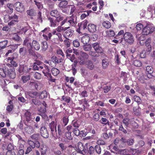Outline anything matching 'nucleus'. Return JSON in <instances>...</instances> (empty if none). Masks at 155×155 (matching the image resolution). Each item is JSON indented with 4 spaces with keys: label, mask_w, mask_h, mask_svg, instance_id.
I'll return each instance as SVG.
<instances>
[{
    "label": "nucleus",
    "mask_w": 155,
    "mask_h": 155,
    "mask_svg": "<svg viewBox=\"0 0 155 155\" xmlns=\"http://www.w3.org/2000/svg\"><path fill=\"white\" fill-rule=\"evenodd\" d=\"M23 45L27 48L29 54L30 56L34 57H36L35 51L33 48L31 47V39L26 38L24 40Z\"/></svg>",
    "instance_id": "f257e3e1"
},
{
    "label": "nucleus",
    "mask_w": 155,
    "mask_h": 155,
    "mask_svg": "<svg viewBox=\"0 0 155 155\" xmlns=\"http://www.w3.org/2000/svg\"><path fill=\"white\" fill-rule=\"evenodd\" d=\"M123 37L125 41L130 45L133 44L134 41V37L130 32H125L124 34Z\"/></svg>",
    "instance_id": "f03ea898"
},
{
    "label": "nucleus",
    "mask_w": 155,
    "mask_h": 155,
    "mask_svg": "<svg viewBox=\"0 0 155 155\" xmlns=\"http://www.w3.org/2000/svg\"><path fill=\"white\" fill-rule=\"evenodd\" d=\"M6 66H8V70H7L6 71V76L10 78H15L16 77V73L14 68L9 64H7Z\"/></svg>",
    "instance_id": "7ed1b4c3"
},
{
    "label": "nucleus",
    "mask_w": 155,
    "mask_h": 155,
    "mask_svg": "<svg viewBox=\"0 0 155 155\" xmlns=\"http://www.w3.org/2000/svg\"><path fill=\"white\" fill-rule=\"evenodd\" d=\"M155 30L154 27L152 25L147 23L143 29L142 33L144 35H148L153 33Z\"/></svg>",
    "instance_id": "20e7f679"
},
{
    "label": "nucleus",
    "mask_w": 155,
    "mask_h": 155,
    "mask_svg": "<svg viewBox=\"0 0 155 155\" xmlns=\"http://www.w3.org/2000/svg\"><path fill=\"white\" fill-rule=\"evenodd\" d=\"M88 22V20L85 19L81 22L78 23V28L77 29L76 31L79 34H82V33L81 31H83L87 29V25Z\"/></svg>",
    "instance_id": "39448f33"
},
{
    "label": "nucleus",
    "mask_w": 155,
    "mask_h": 155,
    "mask_svg": "<svg viewBox=\"0 0 155 155\" xmlns=\"http://www.w3.org/2000/svg\"><path fill=\"white\" fill-rule=\"evenodd\" d=\"M60 31H57L56 30L53 31L49 33V39H50L51 37L53 38H58L61 42L63 41V40L62 38V35L59 32Z\"/></svg>",
    "instance_id": "423d86ee"
},
{
    "label": "nucleus",
    "mask_w": 155,
    "mask_h": 155,
    "mask_svg": "<svg viewBox=\"0 0 155 155\" xmlns=\"http://www.w3.org/2000/svg\"><path fill=\"white\" fill-rule=\"evenodd\" d=\"M69 28V27H65L64 28L62 27V29H61L62 30L65 31L63 36L66 39L71 37L74 35V31Z\"/></svg>",
    "instance_id": "0eeeda50"
},
{
    "label": "nucleus",
    "mask_w": 155,
    "mask_h": 155,
    "mask_svg": "<svg viewBox=\"0 0 155 155\" xmlns=\"http://www.w3.org/2000/svg\"><path fill=\"white\" fill-rule=\"evenodd\" d=\"M76 148L77 152L81 154L83 153V151L85 153H86L88 151L87 146L86 147L85 146L84 147L83 144L81 142H79L78 143Z\"/></svg>",
    "instance_id": "6e6552de"
},
{
    "label": "nucleus",
    "mask_w": 155,
    "mask_h": 155,
    "mask_svg": "<svg viewBox=\"0 0 155 155\" xmlns=\"http://www.w3.org/2000/svg\"><path fill=\"white\" fill-rule=\"evenodd\" d=\"M57 124L54 121H52L49 125V127L51 131V134L53 137L57 135L56 127Z\"/></svg>",
    "instance_id": "1a4fd4ad"
},
{
    "label": "nucleus",
    "mask_w": 155,
    "mask_h": 155,
    "mask_svg": "<svg viewBox=\"0 0 155 155\" xmlns=\"http://www.w3.org/2000/svg\"><path fill=\"white\" fill-rule=\"evenodd\" d=\"M10 21L8 23V25L10 26H12L18 23V16L16 14H15L14 15H11Z\"/></svg>",
    "instance_id": "9d476101"
},
{
    "label": "nucleus",
    "mask_w": 155,
    "mask_h": 155,
    "mask_svg": "<svg viewBox=\"0 0 155 155\" xmlns=\"http://www.w3.org/2000/svg\"><path fill=\"white\" fill-rule=\"evenodd\" d=\"M77 17L76 15H72L67 19L70 25L72 26H74L77 23Z\"/></svg>",
    "instance_id": "9b49d317"
},
{
    "label": "nucleus",
    "mask_w": 155,
    "mask_h": 155,
    "mask_svg": "<svg viewBox=\"0 0 155 155\" xmlns=\"http://www.w3.org/2000/svg\"><path fill=\"white\" fill-rule=\"evenodd\" d=\"M92 46L94 48L95 52L97 53H102L104 50L99 44L98 43H94L92 44Z\"/></svg>",
    "instance_id": "f8f14e48"
},
{
    "label": "nucleus",
    "mask_w": 155,
    "mask_h": 155,
    "mask_svg": "<svg viewBox=\"0 0 155 155\" xmlns=\"http://www.w3.org/2000/svg\"><path fill=\"white\" fill-rule=\"evenodd\" d=\"M41 135L43 137L47 138L48 137L49 134L47 128L45 126H42L40 129Z\"/></svg>",
    "instance_id": "ddd939ff"
},
{
    "label": "nucleus",
    "mask_w": 155,
    "mask_h": 155,
    "mask_svg": "<svg viewBox=\"0 0 155 155\" xmlns=\"http://www.w3.org/2000/svg\"><path fill=\"white\" fill-rule=\"evenodd\" d=\"M25 124L26 126L24 128L25 132L28 134H31L34 132L35 131L34 128L31 125H29L26 122L25 123Z\"/></svg>",
    "instance_id": "4468645a"
},
{
    "label": "nucleus",
    "mask_w": 155,
    "mask_h": 155,
    "mask_svg": "<svg viewBox=\"0 0 155 155\" xmlns=\"http://www.w3.org/2000/svg\"><path fill=\"white\" fill-rule=\"evenodd\" d=\"M14 7L18 12H21L25 10V7L23 4L19 2H16L14 4Z\"/></svg>",
    "instance_id": "2eb2a0df"
},
{
    "label": "nucleus",
    "mask_w": 155,
    "mask_h": 155,
    "mask_svg": "<svg viewBox=\"0 0 155 155\" xmlns=\"http://www.w3.org/2000/svg\"><path fill=\"white\" fill-rule=\"evenodd\" d=\"M81 57L80 58V62L81 64H85L84 61L85 59H87L88 58V55L87 54L82 51L80 53Z\"/></svg>",
    "instance_id": "dca6fc26"
},
{
    "label": "nucleus",
    "mask_w": 155,
    "mask_h": 155,
    "mask_svg": "<svg viewBox=\"0 0 155 155\" xmlns=\"http://www.w3.org/2000/svg\"><path fill=\"white\" fill-rule=\"evenodd\" d=\"M31 47L36 51H38L40 48V45L39 42L35 40H33L32 43H31Z\"/></svg>",
    "instance_id": "f3484780"
},
{
    "label": "nucleus",
    "mask_w": 155,
    "mask_h": 155,
    "mask_svg": "<svg viewBox=\"0 0 155 155\" xmlns=\"http://www.w3.org/2000/svg\"><path fill=\"white\" fill-rule=\"evenodd\" d=\"M27 70V66L25 65L24 64H20L18 70V71L20 74H22L25 73H27V71H26Z\"/></svg>",
    "instance_id": "a211bd4d"
},
{
    "label": "nucleus",
    "mask_w": 155,
    "mask_h": 155,
    "mask_svg": "<svg viewBox=\"0 0 155 155\" xmlns=\"http://www.w3.org/2000/svg\"><path fill=\"white\" fill-rule=\"evenodd\" d=\"M31 113L28 111H26L25 114V119L26 121L27 124L31 123H33L32 120H31Z\"/></svg>",
    "instance_id": "6ab92c4d"
},
{
    "label": "nucleus",
    "mask_w": 155,
    "mask_h": 155,
    "mask_svg": "<svg viewBox=\"0 0 155 155\" xmlns=\"http://www.w3.org/2000/svg\"><path fill=\"white\" fill-rule=\"evenodd\" d=\"M48 20L49 21L51 27H55L58 25V23L56 21V19L51 17H48Z\"/></svg>",
    "instance_id": "aec40b11"
},
{
    "label": "nucleus",
    "mask_w": 155,
    "mask_h": 155,
    "mask_svg": "<svg viewBox=\"0 0 155 155\" xmlns=\"http://www.w3.org/2000/svg\"><path fill=\"white\" fill-rule=\"evenodd\" d=\"M146 70L147 72V76L149 78H151L153 75L152 74L153 72V69L152 66H147L146 67Z\"/></svg>",
    "instance_id": "412c9836"
},
{
    "label": "nucleus",
    "mask_w": 155,
    "mask_h": 155,
    "mask_svg": "<svg viewBox=\"0 0 155 155\" xmlns=\"http://www.w3.org/2000/svg\"><path fill=\"white\" fill-rule=\"evenodd\" d=\"M96 26L93 24H89L87 26L88 31L90 32L94 33L96 31Z\"/></svg>",
    "instance_id": "4be33fe9"
},
{
    "label": "nucleus",
    "mask_w": 155,
    "mask_h": 155,
    "mask_svg": "<svg viewBox=\"0 0 155 155\" xmlns=\"http://www.w3.org/2000/svg\"><path fill=\"white\" fill-rule=\"evenodd\" d=\"M90 40V38L89 35L86 34L83 36L81 38V42L84 44H87L88 43Z\"/></svg>",
    "instance_id": "5701e85b"
},
{
    "label": "nucleus",
    "mask_w": 155,
    "mask_h": 155,
    "mask_svg": "<svg viewBox=\"0 0 155 155\" xmlns=\"http://www.w3.org/2000/svg\"><path fill=\"white\" fill-rule=\"evenodd\" d=\"M132 119L128 118H124L122 120V122L126 127H130V124Z\"/></svg>",
    "instance_id": "b1692460"
},
{
    "label": "nucleus",
    "mask_w": 155,
    "mask_h": 155,
    "mask_svg": "<svg viewBox=\"0 0 155 155\" xmlns=\"http://www.w3.org/2000/svg\"><path fill=\"white\" fill-rule=\"evenodd\" d=\"M8 66L4 67L3 68H0V75L3 78L6 76V71L8 70Z\"/></svg>",
    "instance_id": "393cba45"
},
{
    "label": "nucleus",
    "mask_w": 155,
    "mask_h": 155,
    "mask_svg": "<svg viewBox=\"0 0 155 155\" xmlns=\"http://www.w3.org/2000/svg\"><path fill=\"white\" fill-rule=\"evenodd\" d=\"M27 94L31 97L34 98V97L38 96L39 92L30 91L27 92Z\"/></svg>",
    "instance_id": "a878e982"
},
{
    "label": "nucleus",
    "mask_w": 155,
    "mask_h": 155,
    "mask_svg": "<svg viewBox=\"0 0 155 155\" xmlns=\"http://www.w3.org/2000/svg\"><path fill=\"white\" fill-rule=\"evenodd\" d=\"M42 72L45 76L50 75V69L48 66L44 64V68Z\"/></svg>",
    "instance_id": "bb28decb"
},
{
    "label": "nucleus",
    "mask_w": 155,
    "mask_h": 155,
    "mask_svg": "<svg viewBox=\"0 0 155 155\" xmlns=\"http://www.w3.org/2000/svg\"><path fill=\"white\" fill-rule=\"evenodd\" d=\"M86 66L88 69L90 70H93L94 68V65L92 61L90 60H88L86 61Z\"/></svg>",
    "instance_id": "cd10ccee"
},
{
    "label": "nucleus",
    "mask_w": 155,
    "mask_h": 155,
    "mask_svg": "<svg viewBox=\"0 0 155 155\" xmlns=\"http://www.w3.org/2000/svg\"><path fill=\"white\" fill-rule=\"evenodd\" d=\"M18 52L21 56L23 57L27 54V49L24 47L21 48L19 49Z\"/></svg>",
    "instance_id": "c85d7f7f"
},
{
    "label": "nucleus",
    "mask_w": 155,
    "mask_h": 155,
    "mask_svg": "<svg viewBox=\"0 0 155 155\" xmlns=\"http://www.w3.org/2000/svg\"><path fill=\"white\" fill-rule=\"evenodd\" d=\"M8 43V41L7 40H5L0 42V51L6 47Z\"/></svg>",
    "instance_id": "c756f323"
},
{
    "label": "nucleus",
    "mask_w": 155,
    "mask_h": 155,
    "mask_svg": "<svg viewBox=\"0 0 155 155\" xmlns=\"http://www.w3.org/2000/svg\"><path fill=\"white\" fill-rule=\"evenodd\" d=\"M43 18L41 11H39L37 15V20L38 22L42 23L43 22Z\"/></svg>",
    "instance_id": "7c9ffc66"
},
{
    "label": "nucleus",
    "mask_w": 155,
    "mask_h": 155,
    "mask_svg": "<svg viewBox=\"0 0 155 155\" xmlns=\"http://www.w3.org/2000/svg\"><path fill=\"white\" fill-rule=\"evenodd\" d=\"M140 108L139 105L133 107V111L135 114L137 116L139 115L140 114Z\"/></svg>",
    "instance_id": "2f4dec72"
},
{
    "label": "nucleus",
    "mask_w": 155,
    "mask_h": 155,
    "mask_svg": "<svg viewBox=\"0 0 155 155\" xmlns=\"http://www.w3.org/2000/svg\"><path fill=\"white\" fill-rule=\"evenodd\" d=\"M50 15L53 17L56 18L58 16H59L60 13L57 10H54L51 11L50 13Z\"/></svg>",
    "instance_id": "473e14b6"
},
{
    "label": "nucleus",
    "mask_w": 155,
    "mask_h": 155,
    "mask_svg": "<svg viewBox=\"0 0 155 155\" xmlns=\"http://www.w3.org/2000/svg\"><path fill=\"white\" fill-rule=\"evenodd\" d=\"M38 96L40 99H43L46 98L47 96V91H42L41 93H39V94Z\"/></svg>",
    "instance_id": "72a5a7b5"
},
{
    "label": "nucleus",
    "mask_w": 155,
    "mask_h": 155,
    "mask_svg": "<svg viewBox=\"0 0 155 155\" xmlns=\"http://www.w3.org/2000/svg\"><path fill=\"white\" fill-rule=\"evenodd\" d=\"M113 149L116 151L114 153L116 154L121 155L122 154V152L124 151L122 150L119 149L116 146H114L113 147Z\"/></svg>",
    "instance_id": "f704fd0d"
},
{
    "label": "nucleus",
    "mask_w": 155,
    "mask_h": 155,
    "mask_svg": "<svg viewBox=\"0 0 155 155\" xmlns=\"http://www.w3.org/2000/svg\"><path fill=\"white\" fill-rule=\"evenodd\" d=\"M62 125L64 127L66 126L69 121L68 117L67 116L63 117L62 119Z\"/></svg>",
    "instance_id": "c9c22d12"
},
{
    "label": "nucleus",
    "mask_w": 155,
    "mask_h": 155,
    "mask_svg": "<svg viewBox=\"0 0 155 155\" xmlns=\"http://www.w3.org/2000/svg\"><path fill=\"white\" fill-rule=\"evenodd\" d=\"M102 64L103 69L106 68L109 64L108 60L106 59H103L102 60Z\"/></svg>",
    "instance_id": "e433bc0d"
},
{
    "label": "nucleus",
    "mask_w": 155,
    "mask_h": 155,
    "mask_svg": "<svg viewBox=\"0 0 155 155\" xmlns=\"http://www.w3.org/2000/svg\"><path fill=\"white\" fill-rule=\"evenodd\" d=\"M51 72L54 76H57L59 73V70L55 68H52L51 70Z\"/></svg>",
    "instance_id": "4c0bfd02"
},
{
    "label": "nucleus",
    "mask_w": 155,
    "mask_h": 155,
    "mask_svg": "<svg viewBox=\"0 0 155 155\" xmlns=\"http://www.w3.org/2000/svg\"><path fill=\"white\" fill-rule=\"evenodd\" d=\"M44 63L48 64L51 67L54 68L56 66L57 64L51 60L48 61L46 60L44 61Z\"/></svg>",
    "instance_id": "58836bf2"
},
{
    "label": "nucleus",
    "mask_w": 155,
    "mask_h": 155,
    "mask_svg": "<svg viewBox=\"0 0 155 155\" xmlns=\"http://www.w3.org/2000/svg\"><path fill=\"white\" fill-rule=\"evenodd\" d=\"M138 127V124L134 120V119H132L131 122L130 127L137 129Z\"/></svg>",
    "instance_id": "ea45409f"
},
{
    "label": "nucleus",
    "mask_w": 155,
    "mask_h": 155,
    "mask_svg": "<svg viewBox=\"0 0 155 155\" xmlns=\"http://www.w3.org/2000/svg\"><path fill=\"white\" fill-rule=\"evenodd\" d=\"M92 12L91 10L85 12V13H83L81 16V20L84 19L86 17L89 15V14Z\"/></svg>",
    "instance_id": "a19ab883"
},
{
    "label": "nucleus",
    "mask_w": 155,
    "mask_h": 155,
    "mask_svg": "<svg viewBox=\"0 0 155 155\" xmlns=\"http://www.w3.org/2000/svg\"><path fill=\"white\" fill-rule=\"evenodd\" d=\"M31 101L32 104L36 106L40 105L41 104V101L36 98H33Z\"/></svg>",
    "instance_id": "79ce46f5"
},
{
    "label": "nucleus",
    "mask_w": 155,
    "mask_h": 155,
    "mask_svg": "<svg viewBox=\"0 0 155 155\" xmlns=\"http://www.w3.org/2000/svg\"><path fill=\"white\" fill-rule=\"evenodd\" d=\"M103 26L105 28L108 29L111 26V24L110 22L108 21H105L102 23Z\"/></svg>",
    "instance_id": "37998d69"
},
{
    "label": "nucleus",
    "mask_w": 155,
    "mask_h": 155,
    "mask_svg": "<svg viewBox=\"0 0 155 155\" xmlns=\"http://www.w3.org/2000/svg\"><path fill=\"white\" fill-rule=\"evenodd\" d=\"M133 64L135 66L140 67L142 66V63L140 60H136L134 61Z\"/></svg>",
    "instance_id": "c03bdc74"
},
{
    "label": "nucleus",
    "mask_w": 155,
    "mask_h": 155,
    "mask_svg": "<svg viewBox=\"0 0 155 155\" xmlns=\"http://www.w3.org/2000/svg\"><path fill=\"white\" fill-rule=\"evenodd\" d=\"M48 45L47 42L46 41H44L42 43V46L41 47V50L43 51H45L47 49Z\"/></svg>",
    "instance_id": "a18cd8bd"
},
{
    "label": "nucleus",
    "mask_w": 155,
    "mask_h": 155,
    "mask_svg": "<svg viewBox=\"0 0 155 155\" xmlns=\"http://www.w3.org/2000/svg\"><path fill=\"white\" fill-rule=\"evenodd\" d=\"M95 152L98 154H101V149L100 146L96 145L94 147Z\"/></svg>",
    "instance_id": "49530a36"
},
{
    "label": "nucleus",
    "mask_w": 155,
    "mask_h": 155,
    "mask_svg": "<svg viewBox=\"0 0 155 155\" xmlns=\"http://www.w3.org/2000/svg\"><path fill=\"white\" fill-rule=\"evenodd\" d=\"M62 99L67 103H69L71 101V98L70 97L64 95L62 96Z\"/></svg>",
    "instance_id": "de8ad7c7"
},
{
    "label": "nucleus",
    "mask_w": 155,
    "mask_h": 155,
    "mask_svg": "<svg viewBox=\"0 0 155 155\" xmlns=\"http://www.w3.org/2000/svg\"><path fill=\"white\" fill-rule=\"evenodd\" d=\"M15 146L14 144L12 143L9 144L7 148V150L8 151L10 150L12 151H14Z\"/></svg>",
    "instance_id": "09e8293b"
},
{
    "label": "nucleus",
    "mask_w": 155,
    "mask_h": 155,
    "mask_svg": "<svg viewBox=\"0 0 155 155\" xmlns=\"http://www.w3.org/2000/svg\"><path fill=\"white\" fill-rule=\"evenodd\" d=\"M40 137V135L38 134H34L31 136V139L36 140H39Z\"/></svg>",
    "instance_id": "8fccbe9b"
},
{
    "label": "nucleus",
    "mask_w": 155,
    "mask_h": 155,
    "mask_svg": "<svg viewBox=\"0 0 155 155\" xmlns=\"http://www.w3.org/2000/svg\"><path fill=\"white\" fill-rule=\"evenodd\" d=\"M8 8V10L9 12L11 14L13 12V4L11 3H8L7 5Z\"/></svg>",
    "instance_id": "3c124183"
},
{
    "label": "nucleus",
    "mask_w": 155,
    "mask_h": 155,
    "mask_svg": "<svg viewBox=\"0 0 155 155\" xmlns=\"http://www.w3.org/2000/svg\"><path fill=\"white\" fill-rule=\"evenodd\" d=\"M92 45L90 44L84 45L83 46V49L85 51H88L91 50L92 48Z\"/></svg>",
    "instance_id": "603ef678"
},
{
    "label": "nucleus",
    "mask_w": 155,
    "mask_h": 155,
    "mask_svg": "<svg viewBox=\"0 0 155 155\" xmlns=\"http://www.w3.org/2000/svg\"><path fill=\"white\" fill-rule=\"evenodd\" d=\"M107 34L109 37H114L115 35V32L112 30H109L106 32Z\"/></svg>",
    "instance_id": "864d4df0"
},
{
    "label": "nucleus",
    "mask_w": 155,
    "mask_h": 155,
    "mask_svg": "<svg viewBox=\"0 0 155 155\" xmlns=\"http://www.w3.org/2000/svg\"><path fill=\"white\" fill-rule=\"evenodd\" d=\"M134 101L137 103V105L141 104V99L138 96L135 95L133 97Z\"/></svg>",
    "instance_id": "5fc2aeb1"
},
{
    "label": "nucleus",
    "mask_w": 155,
    "mask_h": 155,
    "mask_svg": "<svg viewBox=\"0 0 155 155\" xmlns=\"http://www.w3.org/2000/svg\"><path fill=\"white\" fill-rule=\"evenodd\" d=\"M26 12L28 15L31 16H34L35 14V10L32 9L28 10Z\"/></svg>",
    "instance_id": "6e6d98bb"
},
{
    "label": "nucleus",
    "mask_w": 155,
    "mask_h": 155,
    "mask_svg": "<svg viewBox=\"0 0 155 155\" xmlns=\"http://www.w3.org/2000/svg\"><path fill=\"white\" fill-rule=\"evenodd\" d=\"M21 39V37L18 35L14 34L12 37V39L15 41H18Z\"/></svg>",
    "instance_id": "4d7b16f0"
},
{
    "label": "nucleus",
    "mask_w": 155,
    "mask_h": 155,
    "mask_svg": "<svg viewBox=\"0 0 155 155\" xmlns=\"http://www.w3.org/2000/svg\"><path fill=\"white\" fill-rule=\"evenodd\" d=\"M30 79V76L29 75L23 76L21 77V80L24 83L26 82Z\"/></svg>",
    "instance_id": "13d9d810"
},
{
    "label": "nucleus",
    "mask_w": 155,
    "mask_h": 155,
    "mask_svg": "<svg viewBox=\"0 0 155 155\" xmlns=\"http://www.w3.org/2000/svg\"><path fill=\"white\" fill-rule=\"evenodd\" d=\"M95 152L94 147L92 146H91L89 148V150L87 153H89L90 154H92L94 153Z\"/></svg>",
    "instance_id": "bf43d9fd"
},
{
    "label": "nucleus",
    "mask_w": 155,
    "mask_h": 155,
    "mask_svg": "<svg viewBox=\"0 0 155 155\" xmlns=\"http://www.w3.org/2000/svg\"><path fill=\"white\" fill-rule=\"evenodd\" d=\"M20 45V44H18L11 45L10 46V48L12 50H13V51H14L18 48V46Z\"/></svg>",
    "instance_id": "052dcab7"
},
{
    "label": "nucleus",
    "mask_w": 155,
    "mask_h": 155,
    "mask_svg": "<svg viewBox=\"0 0 155 155\" xmlns=\"http://www.w3.org/2000/svg\"><path fill=\"white\" fill-rule=\"evenodd\" d=\"M68 59H69L70 61L72 62H74V63H77V61L75 60V55L74 54H72L71 56L68 57Z\"/></svg>",
    "instance_id": "680f3d73"
},
{
    "label": "nucleus",
    "mask_w": 155,
    "mask_h": 155,
    "mask_svg": "<svg viewBox=\"0 0 155 155\" xmlns=\"http://www.w3.org/2000/svg\"><path fill=\"white\" fill-rule=\"evenodd\" d=\"M118 130L120 131H122L124 134H126L127 133L126 129L124 128L122 124L120 126Z\"/></svg>",
    "instance_id": "e2e57ef3"
},
{
    "label": "nucleus",
    "mask_w": 155,
    "mask_h": 155,
    "mask_svg": "<svg viewBox=\"0 0 155 155\" xmlns=\"http://www.w3.org/2000/svg\"><path fill=\"white\" fill-rule=\"evenodd\" d=\"M111 89V86L110 85L106 86L103 87V89L104 93H107L110 91Z\"/></svg>",
    "instance_id": "0e129e2a"
},
{
    "label": "nucleus",
    "mask_w": 155,
    "mask_h": 155,
    "mask_svg": "<svg viewBox=\"0 0 155 155\" xmlns=\"http://www.w3.org/2000/svg\"><path fill=\"white\" fill-rule=\"evenodd\" d=\"M65 136L66 138L68 140H71L72 138L71 132L68 131L66 132L65 134Z\"/></svg>",
    "instance_id": "69168bd1"
},
{
    "label": "nucleus",
    "mask_w": 155,
    "mask_h": 155,
    "mask_svg": "<svg viewBox=\"0 0 155 155\" xmlns=\"http://www.w3.org/2000/svg\"><path fill=\"white\" fill-rule=\"evenodd\" d=\"M34 76L35 78L37 79H40L41 77V74L40 73L36 72L34 74Z\"/></svg>",
    "instance_id": "338daca9"
},
{
    "label": "nucleus",
    "mask_w": 155,
    "mask_h": 155,
    "mask_svg": "<svg viewBox=\"0 0 155 155\" xmlns=\"http://www.w3.org/2000/svg\"><path fill=\"white\" fill-rule=\"evenodd\" d=\"M100 117V116L99 114L98 113H95L93 115V119L95 121H97L99 120Z\"/></svg>",
    "instance_id": "774afa93"
}]
</instances>
